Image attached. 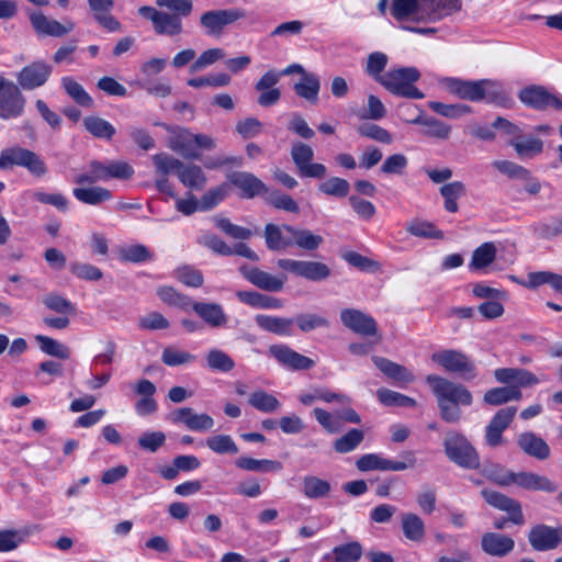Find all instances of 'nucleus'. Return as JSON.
<instances>
[{
	"instance_id": "nucleus-1",
	"label": "nucleus",
	"mask_w": 562,
	"mask_h": 562,
	"mask_svg": "<svg viewBox=\"0 0 562 562\" xmlns=\"http://www.w3.org/2000/svg\"><path fill=\"white\" fill-rule=\"evenodd\" d=\"M426 382L437 400L440 417L447 423H458L462 416L460 405L472 404L471 392L464 385L436 374L427 375Z\"/></svg>"
},
{
	"instance_id": "nucleus-2",
	"label": "nucleus",
	"mask_w": 562,
	"mask_h": 562,
	"mask_svg": "<svg viewBox=\"0 0 562 562\" xmlns=\"http://www.w3.org/2000/svg\"><path fill=\"white\" fill-rule=\"evenodd\" d=\"M446 88L460 99L472 102L486 101L501 106H508L512 99L501 81L491 79L463 80L448 77L443 79Z\"/></svg>"
},
{
	"instance_id": "nucleus-3",
	"label": "nucleus",
	"mask_w": 562,
	"mask_h": 562,
	"mask_svg": "<svg viewBox=\"0 0 562 562\" xmlns=\"http://www.w3.org/2000/svg\"><path fill=\"white\" fill-rule=\"evenodd\" d=\"M170 134L168 147L180 156L189 159H199L200 149H212L214 140L204 134H193L188 128L180 126L164 125Z\"/></svg>"
},
{
	"instance_id": "nucleus-4",
	"label": "nucleus",
	"mask_w": 562,
	"mask_h": 562,
	"mask_svg": "<svg viewBox=\"0 0 562 562\" xmlns=\"http://www.w3.org/2000/svg\"><path fill=\"white\" fill-rule=\"evenodd\" d=\"M419 78L417 68L401 67L386 71L381 77L380 85L396 97L420 100L425 94L414 85Z\"/></svg>"
},
{
	"instance_id": "nucleus-5",
	"label": "nucleus",
	"mask_w": 562,
	"mask_h": 562,
	"mask_svg": "<svg viewBox=\"0 0 562 562\" xmlns=\"http://www.w3.org/2000/svg\"><path fill=\"white\" fill-rule=\"evenodd\" d=\"M14 166L25 168L31 175L42 177L47 172L45 161L34 151L12 146L0 151V169H12Z\"/></svg>"
},
{
	"instance_id": "nucleus-6",
	"label": "nucleus",
	"mask_w": 562,
	"mask_h": 562,
	"mask_svg": "<svg viewBox=\"0 0 562 562\" xmlns=\"http://www.w3.org/2000/svg\"><path fill=\"white\" fill-rule=\"evenodd\" d=\"M26 99L21 88L0 74V119L4 121L19 119L24 114Z\"/></svg>"
},
{
	"instance_id": "nucleus-7",
	"label": "nucleus",
	"mask_w": 562,
	"mask_h": 562,
	"mask_svg": "<svg viewBox=\"0 0 562 562\" xmlns=\"http://www.w3.org/2000/svg\"><path fill=\"white\" fill-rule=\"evenodd\" d=\"M443 447L447 457L456 464L467 469L479 468V454L462 435L454 434L447 437Z\"/></svg>"
},
{
	"instance_id": "nucleus-8",
	"label": "nucleus",
	"mask_w": 562,
	"mask_h": 562,
	"mask_svg": "<svg viewBox=\"0 0 562 562\" xmlns=\"http://www.w3.org/2000/svg\"><path fill=\"white\" fill-rule=\"evenodd\" d=\"M431 360L451 373H458L465 380L476 376V368L473 361L462 351L446 349L434 352Z\"/></svg>"
},
{
	"instance_id": "nucleus-9",
	"label": "nucleus",
	"mask_w": 562,
	"mask_h": 562,
	"mask_svg": "<svg viewBox=\"0 0 562 562\" xmlns=\"http://www.w3.org/2000/svg\"><path fill=\"white\" fill-rule=\"evenodd\" d=\"M313 148L302 142H295L291 148V158L301 178L322 179L326 176L327 168L319 162H313Z\"/></svg>"
},
{
	"instance_id": "nucleus-10",
	"label": "nucleus",
	"mask_w": 562,
	"mask_h": 562,
	"mask_svg": "<svg viewBox=\"0 0 562 562\" xmlns=\"http://www.w3.org/2000/svg\"><path fill=\"white\" fill-rule=\"evenodd\" d=\"M405 461H394L383 458L379 453H366L356 461V467L361 472L369 471H404L413 468L416 463V458L413 452L404 453Z\"/></svg>"
},
{
	"instance_id": "nucleus-11",
	"label": "nucleus",
	"mask_w": 562,
	"mask_h": 562,
	"mask_svg": "<svg viewBox=\"0 0 562 562\" xmlns=\"http://www.w3.org/2000/svg\"><path fill=\"white\" fill-rule=\"evenodd\" d=\"M277 265L284 271L313 282L326 280L330 276L329 267L319 261L279 259Z\"/></svg>"
},
{
	"instance_id": "nucleus-12",
	"label": "nucleus",
	"mask_w": 562,
	"mask_h": 562,
	"mask_svg": "<svg viewBox=\"0 0 562 562\" xmlns=\"http://www.w3.org/2000/svg\"><path fill=\"white\" fill-rule=\"evenodd\" d=\"M167 419L173 425H183L189 430L205 432L214 427V419L206 413H196L191 407L176 408L169 413Z\"/></svg>"
},
{
	"instance_id": "nucleus-13",
	"label": "nucleus",
	"mask_w": 562,
	"mask_h": 562,
	"mask_svg": "<svg viewBox=\"0 0 562 562\" xmlns=\"http://www.w3.org/2000/svg\"><path fill=\"white\" fill-rule=\"evenodd\" d=\"M53 67L44 60H35L24 66L16 74L18 86L23 90H35L43 87L49 79Z\"/></svg>"
},
{
	"instance_id": "nucleus-14",
	"label": "nucleus",
	"mask_w": 562,
	"mask_h": 562,
	"mask_svg": "<svg viewBox=\"0 0 562 562\" xmlns=\"http://www.w3.org/2000/svg\"><path fill=\"white\" fill-rule=\"evenodd\" d=\"M245 16L240 9L211 10L204 12L200 18L201 25L210 36H220L225 26Z\"/></svg>"
},
{
	"instance_id": "nucleus-15",
	"label": "nucleus",
	"mask_w": 562,
	"mask_h": 562,
	"mask_svg": "<svg viewBox=\"0 0 562 562\" xmlns=\"http://www.w3.org/2000/svg\"><path fill=\"white\" fill-rule=\"evenodd\" d=\"M268 352L270 357L274 358L278 363L286 370H308L315 364L314 360L296 352L284 344L271 345Z\"/></svg>"
},
{
	"instance_id": "nucleus-16",
	"label": "nucleus",
	"mask_w": 562,
	"mask_h": 562,
	"mask_svg": "<svg viewBox=\"0 0 562 562\" xmlns=\"http://www.w3.org/2000/svg\"><path fill=\"white\" fill-rule=\"evenodd\" d=\"M519 99L524 104L536 110L562 109V101L541 86L524 88L519 92Z\"/></svg>"
},
{
	"instance_id": "nucleus-17",
	"label": "nucleus",
	"mask_w": 562,
	"mask_h": 562,
	"mask_svg": "<svg viewBox=\"0 0 562 562\" xmlns=\"http://www.w3.org/2000/svg\"><path fill=\"white\" fill-rule=\"evenodd\" d=\"M31 24L40 36H53V37H61L75 29V23L71 20H64V23L58 22L57 20L49 19L45 14L32 13L30 15Z\"/></svg>"
},
{
	"instance_id": "nucleus-18",
	"label": "nucleus",
	"mask_w": 562,
	"mask_h": 562,
	"mask_svg": "<svg viewBox=\"0 0 562 562\" xmlns=\"http://www.w3.org/2000/svg\"><path fill=\"white\" fill-rule=\"evenodd\" d=\"M340 321L344 326L361 336H374L378 333L374 318L356 308L342 310L340 312Z\"/></svg>"
},
{
	"instance_id": "nucleus-19",
	"label": "nucleus",
	"mask_w": 562,
	"mask_h": 562,
	"mask_svg": "<svg viewBox=\"0 0 562 562\" xmlns=\"http://www.w3.org/2000/svg\"><path fill=\"white\" fill-rule=\"evenodd\" d=\"M481 493L485 502L491 506L507 512L509 521L516 525L525 522L521 506L517 501L493 490H483Z\"/></svg>"
},
{
	"instance_id": "nucleus-20",
	"label": "nucleus",
	"mask_w": 562,
	"mask_h": 562,
	"mask_svg": "<svg viewBox=\"0 0 562 562\" xmlns=\"http://www.w3.org/2000/svg\"><path fill=\"white\" fill-rule=\"evenodd\" d=\"M528 540L536 551H549L559 546L561 538L559 529L539 524L530 529Z\"/></svg>"
},
{
	"instance_id": "nucleus-21",
	"label": "nucleus",
	"mask_w": 562,
	"mask_h": 562,
	"mask_svg": "<svg viewBox=\"0 0 562 562\" xmlns=\"http://www.w3.org/2000/svg\"><path fill=\"white\" fill-rule=\"evenodd\" d=\"M227 179L241 191V196L246 199H252L268 192L267 186L250 172L234 171L227 176Z\"/></svg>"
},
{
	"instance_id": "nucleus-22",
	"label": "nucleus",
	"mask_w": 562,
	"mask_h": 562,
	"mask_svg": "<svg viewBox=\"0 0 562 562\" xmlns=\"http://www.w3.org/2000/svg\"><path fill=\"white\" fill-rule=\"evenodd\" d=\"M481 546L486 554L503 558L514 550L515 541L506 535L486 532L482 536Z\"/></svg>"
},
{
	"instance_id": "nucleus-23",
	"label": "nucleus",
	"mask_w": 562,
	"mask_h": 562,
	"mask_svg": "<svg viewBox=\"0 0 562 562\" xmlns=\"http://www.w3.org/2000/svg\"><path fill=\"white\" fill-rule=\"evenodd\" d=\"M189 308L211 327L218 328L227 323V316L217 303L191 301Z\"/></svg>"
},
{
	"instance_id": "nucleus-24",
	"label": "nucleus",
	"mask_w": 562,
	"mask_h": 562,
	"mask_svg": "<svg viewBox=\"0 0 562 562\" xmlns=\"http://www.w3.org/2000/svg\"><path fill=\"white\" fill-rule=\"evenodd\" d=\"M425 22H436L459 11L462 0H422Z\"/></svg>"
},
{
	"instance_id": "nucleus-25",
	"label": "nucleus",
	"mask_w": 562,
	"mask_h": 562,
	"mask_svg": "<svg viewBox=\"0 0 562 562\" xmlns=\"http://www.w3.org/2000/svg\"><path fill=\"white\" fill-rule=\"evenodd\" d=\"M240 271L245 279L265 291L278 292L283 289L284 280L272 276L258 268L241 267Z\"/></svg>"
},
{
	"instance_id": "nucleus-26",
	"label": "nucleus",
	"mask_w": 562,
	"mask_h": 562,
	"mask_svg": "<svg viewBox=\"0 0 562 562\" xmlns=\"http://www.w3.org/2000/svg\"><path fill=\"white\" fill-rule=\"evenodd\" d=\"M372 361L384 375L400 384H408L415 381L414 373L402 364L379 356H373Z\"/></svg>"
},
{
	"instance_id": "nucleus-27",
	"label": "nucleus",
	"mask_w": 562,
	"mask_h": 562,
	"mask_svg": "<svg viewBox=\"0 0 562 562\" xmlns=\"http://www.w3.org/2000/svg\"><path fill=\"white\" fill-rule=\"evenodd\" d=\"M422 0H392L391 14L396 21L425 22Z\"/></svg>"
},
{
	"instance_id": "nucleus-28",
	"label": "nucleus",
	"mask_w": 562,
	"mask_h": 562,
	"mask_svg": "<svg viewBox=\"0 0 562 562\" xmlns=\"http://www.w3.org/2000/svg\"><path fill=\"white\" fill-rule=\"evenodd\" d=\"M513 484L529 491H543L553 493L558 490L549 477L533 472H514Z\"/></svg>"
},
{
	"instance_id": "nucleus-29",
	"label": "nucleus",
	"mask_w": 562,
	"mask_h": 562,
	"mask_svg": "<svg viewBox=\"0 0 562 562\" xmlns=\"http://www.w3.org/2000/svg\"><path fill=\"white\" fill-rule=\"evenodd\" d=\"M256 324L266 331L279 336H293L294 319L259 314L255 317Z\"/></svg>"
},
{
	"instance_id": "nucleus-30",
	"label": "nucleus",
	"mask_w": 562,
	"mask_h": 562,
	"mask_svg": "<svg viewBox=\"0 0 562 562\" xmlns=\"http://www.w3.org/2000/svg\"><path fill=\"white\" fill-rule=\"evenodd\" d=\"M519 448L528 456L544 460L550 456L548 443L533 432H522L517 438Z\"/></svg>"
},
{
	"instance_id": "nucleus-31",
	"label": "nucleus",
	"mask_w": 562,
	"mask_h": 562,
	"mask_svg": "<svg viewBox=\"0 0 562 562\" xmlns=\"http://www.w3.org/2000/svg\"><path fill=\"white\" fill-rule=\"evenodd\" d=\"M72 195L79 202L94 206L112 199V192L109 189L98 186L74 188Z\"/></svg>"
},
{
	"instance_id": "nucleus-32",
	"label": "nucleus",
	"mask_w": 562,
	"mask_h": 562,
	"mask_svg": "<svg viewBox=\"0 0 562 562\" xmlns=\"http://www.w3.org/2000/svg\"><path fill=\"white\" fill-rule=\"evenodd\" d=\"M362 553V546L358 541H351L336 546L330 552L323 555V560H333V562H358Z\"/></svg>"
},
{
	"instance_id": "nucleus-33",
	"label": "nucleus",
	"mask_w": 562,
	"mask_h": 562,
	"mask_svg": "<svg viewBox=\"0 0 562 562\" xmlns=\"http://www.w3.org/2000/svg\"><path fill=\"white\" fill-rule=\"evenodd\" d=\"M319 90V77L313 72L304 74L300 81L294 85V91L297 97L306 100L311 104L318 102Z\"/></svg>"
},
{
	"instance_id": "nucleus-34",
	"label": "nucleus",
	"mask_w": 562,
	"mask_h": 562,
	"mask_svg": "<svg viewBox=\"0 0 562 562\" xmlns=\"http://www.w3.org/2000/svg\"><path fill=\"white\" fill-rule=\"evenodd\" d=\"M283 228L292 236L293 245L307 251L316 250L324 241L321 235L314 234L310 229L295 228L291 225H283Z\"/></svg>"
},
{
	"instance_id": "nucleus-35",
	"label": "nucleus",
	"mask_w": 562,
	"mask_h": 562,
	"mask_svg": "<svg viewBox=\"0 0 562 562\" xmlns=\"http://www.w3.org/2000/svg\"><path fill=\"white\" fill-rule=\"evenodd\" d=\"M411 124L426 127L424 134L428 137L446 140L450 137L451 126L435 117H426L422 114L413 119Z\"/></svg>"
},
{
	"instance_id": "nucleus-36",
	"label": "nucleus",
	"mask_w": 562,
	"mask_h": 562,
	"mask_svg": "<svg viewBox=\"0 0 562 562\" xmlns=\"http://www.w3.org/2000/svg\"><path fill=\"white\" fill-rule=\"evenodd\" d=\"M522 397L521 391L517 386H499L485 392L484 403L493 406L506 404L512 401H520Z\"/></svg>"
},
{
	"instance_id": "nucleus-37",
	"label": "nucleus",
	"mask_w": 562,
	"mask_h": 562,
	"mask_svg": "<svg viewBox=\"0 0 562 562\" xmlns=\"http://www.w3.org/2000/svg\"><path fill=\"white\" fill-rule=\"evenodd\" d=\"M236 296L251 307L278 310L283 306L281 300L255 291H238Z\"/></svg>"
},
{
	"instance_id": "nucleus-38",
	"label": "nucleus",
	"mask_w": 562,
	"mask_h": 562,
	"mask_svg": "<svg viewBox=\"0 0 562 562\" xmlns=\"http://www.w3.org/2000/svg\"><path fill=\"white\" fill-rule=\"evenodd\" d=\"M301 491L306 498L318 499L328 496L331 485L328 481L316 475H305L302 479Z\"/></svg>"
},
{
	"instance_id": "nucleus-39",
	"label": "nucleus",
	"mask_w": 562,
	"mask_h": 562,
	"mask_svg": "<svg viewBox=\"0 0 562 562\" xmlns=\"http://www.w3.org/2000/svg\"><path fill=\"white\" fill-rule=\"evenodd\" d=\"M402 531L407 540L422 542L425 538V524L423 519L413 513L402 515Z\"/></svg>"
},
{
	"instance_id": "nucleus-40",
	"label": "nucleus",
	"mask_w": 562,
	"mask_h": 562,
	"mask_svg": "<svg viewBox=\"0 0 562 562\" xmlns=\"http://www.w3.org/2000/svg\"><path fill=\"white\" fill-rule=\"evenodd\" d=\"M235 465L245 471L252 472H279L282 470V463L269 459H254L250 457H240L236 459Z\"/></svg>"
},
{
	"instance_id": "nucleus-41",
	"label": "nucleus",
	"mask_w": 562,
	"mask_h": 562,
	"mask_svg": "<svg viewBox=\"0 0 562 562\" xmlns=\"http://www.w3.org/2000/svg\"><path fill=\"white\" fill-rule=\"evenodd\" d=\"M154 30L158 35H180L183 31L182 20L179 18V15L161 11L156 23L154 24Z\"/></svg>"
},
{
	"instance_id": "nucleus-42",
	"label": "nucleus",
	"mask_w": 562,
	"mask_h": 562,
	"mask_svg": "<svg viewBox=\"0 0 562 562\" xmlns=\"http://www.w3.org/2000/svg\"><path fill=\"white\" fill-rule=\"evenodd\" d=\"M178 178L184 187L192 190H202L206 184V177L201 167L196 165L184 166L182 164V168L178 171Z\"/></svg>"
},
{
	"instance_id": "nucleus-43",
	"label": "nucleus",
	"mask_w": 562,
	"mask_h": 562,
	"mask_svg": "<svg viewBox=\"0 0 562 562\" xmlns=\"http://www.w3.org/2000/svg\"><path fill=\"white\" fill-rule=\"evenodd\" d=\"M85 128L95 138L111 140L116 130L106 120L99 116H87L83 119Z\"/></svg>"
},
{
	"instance_id": "nucleus-44",
	"label": "nucleus",
	"mask_w": 562,
	"mask_h": 562,
	"mask_svg": "<svg viewBox=\"0 0 562 562\" xmlns=\"http://www.w3.org/2000/svg\"><path fill=\"white\" fill-rule=\"evenodd\" d=\"M283 226L280 227L274 224H267L265 227V238L267 247L273 251L285 250L293 245L292 236L283 235Z\"/></svg>"
},
{
	"instance_id": "nucleus-45",
	"label": "nucleus",
	"mask_w": 562,
	"mask_h": 562,
	"mask_svg": "<svg viewBox=\"0 0 562 562\" xmlns=\"http://www.w3.org/2000/svg\"><path fill=\"white\" fill-rule=\"evenodd\" d=\"M509 144L515 148L517 155L521 159L532 158L540 154L543 149V142L538 137H515L512 138Z\"/></svg>"
},
{
	"instance_id": "nucleus-46",
	"label": "nucleus",
	"mask_w": 562,
	"mask_h": 562,
	"mask_svg": "<svg viewBox=\"0 0 562 562\" xmlns=\"http://www.w3.org/2000/svg\"><path fill=\"white\" fill-rule=\"evenodd\" d=\"M61 87L65 92L80 106L92 108L94 102L85 88L72 77L61 78Z\"/></svg>"
},
{
	"instance_id": "nucleus-47",
	"label": "nucleus",
	"mask_w": 562,
	"mask_h": 562,
	"mask_svg": "<svg viewBox=\"0 0 562 562\" xmlns=\"http://www.w3.org/2000/svg\"><path fill=\"white\" fill-rule=\"evenodd\" d=\"M496 257V247L492 241L483 243L472 254L470 270H481L488 267Z\"/></svg>"
},
{
	"instance_id": "nucleus-48",
	"label": "nucleus",
	"mask_w": 562,
	"mask_h": 562,
	"mask_svg": "<svg viewBox=\"0 0 562 562\" xmlns=\"http://www.w3.org/2000/svg\"><path fill=\"white\" fill-rule=\"evenodd\" d=\"M440 194L445 200V210L456 213L459 210L457 201L465 194V186L461 181L446 183L440 188Z\"/></svg>"
},
{
	"instance_id": "nucleus-49",
	"label": "nucleus",
	"mask_w": 562,
	"mask_h": 562,
	"mask_svg": "<svg viewBox=\"0 0 562 562\" xmlns=\"http://www.w3.org/2000/svg\"><path fill=\"white\" fill-rule=\"evenodd\" d=\"M205 446L216 454H236L238 447L232 436L216 434L206 438Z\"/></svg>"
},
{
	"instance_id": "nucleus-50",
	"label": "nucleus",
	"mask_w": 562,
	"mask_h": 562,
	"mask_svg": "<svg viewBox=\"0 0 562 562\" xmlns=\"http://www.w3.org/2000/svg\"><path fill=\"white\" fill-rule=\"evenodd\" d=\"M35 339L44 353L61 360L70 358V349L60 341L44 335H37Z\"/></svg>"
},
{
	"instance_id": "nucleus-51",
	"label": "nucleus",
	"mask_w": 562,
	"mask_h": 562,
	"mask_svg": "<svg viewBox=\"0 0 562 562\" xmlns=\"http://www.w3.org/2000/svg\"><path fill=\"white\" fill-rule=\"evenodd\" d=\"M428 108L447 119L457 120L471 112V108L463 103L447 104L439 101H429Z\"/></svg>"
},
{
	"instance_id": "nucleus-52",
	"label": "nucleus",
	"mask_w": 562,
	"mask_h": 562,
	"mask_svg": "<svg viewBox=\"0 0 562 562\" xmlns=\"http://www.w3.org/2000/svg\"><path fill=\"white\" fill-rule=\"evenodd\" d=\"M249 404L263 413H274L281 407L280 401L266 391H256L250 394Z\"/></svg>"
},
{
	"instance_id": "nucleus-53",
	"label": "nucleus",
	"mask_w": 562,
	"mask_h": 562,
	"mask_svg": "<svg viewBox=\"0 0 562 562\" xmlns=\"http://www.w3.org/2000/svg\"><path fill=\"white\" fill-rule=\"evenodd\" d=\"M376 396L385 406L415 407L417 405L413 397L384 387L376 391Z\"/></svg>"
},
{
	"instance_id": "nucleus-54",
	"label": "nucleus",
	"mask_w": 562,
	"mask_h": 562,
	"mask_svg": "<svg viewBox=\"0 0 562 562\" xmlns=\"http://www.w3.org/2000/svg\"><path fill=\"white\" fill-rule=\"evenodd\" d=\"M364 439V432L352 428L347 434L334 441V449L338 453H348L353 451Z\"/></svg>"
},
{
	"instance_id": "nucleus-55",
	"label": "nucleus",
	"mask_w": 562,
	"mask_h": 562,
	"mask_svg": "<svg viewBox=\"0 0 562 562\" xmlns=\"http://www.w3.org/2000/svg\"><path fill=\"white\" fill-rule=\"evenodd\" d=\"M157 295L165 304L182 310H189L192 301L190 297L179 293L176 289L167 285L159 286L157 289Z\"/></svg>"
},
{
	"instance_id": "nucleus-56",
	"label": "nucleus",
	"mask_w": 562,
	"mask_h": 562,
	"mask_svg": "<svg viewBox=\"0 0 562 562\" xmlns=\"http://www.w3.org/2000/svg\"><path fill=\"white\" fill-rule=\"evenodd\" d=\"M408 166V159L404 154L387 156L380 167V172L385 176H402Z\"/></svg>"
},
{
	"instance_id": "nucleus-57",
	"label": "nucleus",
	"mask_w": 562,
	"mask_h": 562,
	"mask_svg": "<svg viewBox=\"0 0 562 562\" xmlns=\"http://www.w3.org/2000/svg\"><path fill=\"white\" fill-rule=\"evenodd\" d=\"M225 57L222 48H209L200 54V56L190 65V74L202 71L206 67L215 64Z\"/></svg>"
},
{
	"instance_id": "nucleus-58",
	"label": "nucleus",
	"mask_w": 562,
	"mask_h": 562,
	"mask_svg": "<svg viewBox=\"0 0 562 562\" xmlns=\"http://www.w3.org/2000/svg\"><path fill=\"white\" fill-rule=\"evenodd\" d=\"M357 133L360 136L373 139L382 144L393 143V135L385 128L373 123L361 124L357 127Z\"/></svg>"
},
{
	"instance_id": "nucleus-59",
	"label": "nucleus",
	"mask_w": 562,
	"mask_h": 562,
	"mask_svg": "<svg viewBox=\"0 0 562 562\" xmlns=\"http://www.w3.org/2000/svg\"><path fill=\"white\" fill-rule=\"evenodd\" d=\"M103 170L104 181L111 179H130L134 173L133 167L124 161L103 162Z\"/></svg>"
},
{
	"instance_id": "nucleus-60",
	"label": "nucleus",
	"mask_w": 562,
	"mask_h": 562,
	"mask_svg": "<svg viewBox=\"0 0 562 562\" xmlns=\"http://www.w3.org/2000/svg\"><path fill=\"white\" fill-rule=\"evenodd\" d=\"M103 171H104L103 162H101L99 160H92L89 164L88 170L77 173L74 177L72 182L82 186V184H93L97 182L104 181Z\"/></svg>"
},
{
	"instance_id": "nucleus-61",
	"label": "nucleus",
	"mask_w": 562,
	"mask_h": 562,
	"mask_svg": "<svg viewBox=\"0 0 562 562\" xmlns=\"http://www.w3.org/2000/svg\"><path fill=\"white\" fill-rule=\"evenodd\" d=\"M318 190L330 196L345 198L348 195L350 184L347 180L339 177H331L318 186Z\"/></svg>"
},
{
	"instance_id": "nucleus-62",
	"label": "nucleus",
	"mask_w": 562,
	"mask_h": 562,
	"mask_svg": "<svg viewBox=\"0 0 562 562\" xmlns=\"http://www.w3.org/2000/svg\"><path fill=\"white\" fill-rule=\"evenodd\" d=\"M195 356L178 349L176 347H167L162 350L161 361L168 367H177L181 364L191 363L195 360Z\"/></svg>"
},
{
	"instance_id": "nucleus-63",
	"label": "nucleus",
	"mask_w": 562,
	"mask_h": 562,
	"mask_svg": "<svg viewBox=\"0 0 562 562\" xmlns=\"http://www.w3.org/2000/svg\"><path fill=\"white\" fill-rule=\"evenodd\" d=\"M206 362L210 369L221 372H229L234 367V360L220 349H211L206 355Z\"/></svg>"
},
{
	"instance_id": "nucleus-64",
	"label": "nucleus",
	"mask_w": 562,
	"mask_h": 562,
	"mask_svg": "<svg viewBox=\"0 0 562 562\" xmlns=\"http://www.w3.org/2000/svg\"><path fill=\"white\" fill-rule=\"evenodd\" d=\"M69 269L76 278L85 281H99L103 277L101 269L87 262L74 261L70 263Z\"/></svg>"
}]
</instances>
